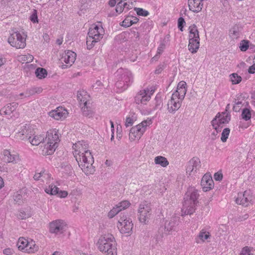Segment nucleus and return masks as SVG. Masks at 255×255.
Instances as JSON below:
<instances>
[{"label": "nucleus", "mask_w": 255, "mask_h": 255, "mask_svg": "<svg viewBox=\"0 0 255 255\" xmlns=\"http://www.w3.org/2000/svg\"><path fill=\"white\" fill-rule=\"evenodd\" d=\"M73 155L79 166L86 174H93L95 171L92 165L94 158L88 149V144L86 141H79L72 146Z\"/></svg>", "instance_id": "1"}, {"label": "nucleus", "mask_w": 255, "mask_h": 255, "mask_svg": "<svg viewBox=\"0 0 255 255\" xmlns=\"http://www.w3.org/2000/svg\"><path fill=\"white\" fill-rule=\"evenodd\" d=\"M199 196L198 191L194 187H190L184 196L182 213L184 215L192 214L195 211V206Z\"/></svg>", "instance_id": "2"}, {"label": "nucleus", "mask_w": 255, "mask_h": 255, "mask_svg": "<svg viewBox=\"0 0 255 255\" xmlns=\"http://www.w3.org/2000/svg\"><path fill=\"white\" fill-rule=\"evenodd\" d=\"M117 81L115 86L119 90L118 92H121L126 90L133 80V77L131 72L127 69L120 68L115 73Z\"/></svg>", "instance_id": "3"}, {"label": "nucleus", "mask_w": 255, "mask_h": 255, "mask_svg": "<svg viewBox=\"0 0 255 255\" xmlns=\"http://www.w3.org/2000/svg\"><path fill=\"white\" fill-rule=\"evenodd\" d=\"M100 252L108 255H115L116 254V242L114 236L110 234L101 237L97 243Z\"/></svg>", "instance_id": "4"}, {"label": "nucleus", "mask_w": 255, "mask_h": 255, "mask_svg": "<svg viewBox=\"0 0 255 255\" xmlns=\"http://www.w3.org/2000/svg\"><path fill=\"white\" fill-rule=\"evenodd\" d=\"M60 141L58 131L56 129H51L47 131L46 137L44 138V142H46L45 148L47 150L48 154H51L58 147Z\"/></svg>", "instance_id": "5"}, {"label": "nucleus", "mask_w": 255, "mask_h": 255, "mask_svg": "<svg viewBox=\"0 0 255 255\" xmlns=\"http://www.w3.org/2000/svg\"><path fill=\"white\" fill-rule=\"evenodd\" d=\"M151 213L150 203L145 201L141 202L139 205L137 212L139 221L141 223L146 224L149 222Z\"/></svg>", "instance_id": "6"}, {"label": "nucleus", "mask_w": 255, "mask_h": 255, "mask_svg": "<svg viewBox=\"0 0 255 255\" xmlns=\"http://www.w3.org/2000/svg\"><path fill=\"white\" fill-rule=\"evenodd\" d=\"M151 124L150 121H144L131 128L129 133V139L131 140H139L145 131L147 126Z\"/></svg>", "instance_id": "7"}, {"label": "nucleus", "mask_w": 255, "mask_h": 255, "mask_svg": "<svg viewBox=\"0 0 255 255\" xmlns=\"http://www.w3.org/2000/svg\"><path fill=\"white\" fill-rule=\"evenodd\" d=\"M231 120L230 112H224L221 114L220 113L216 116L212 121L211 124L213 128L217 132L220 131V128H223V125L227 124Z\"/></svg>", "instance_id": "8"}, {"label": "nucleus", "mask_w": 255, "mask_h": 255, "mask_svg": "<svg viewBox=\"0 0 255 255\" xmlns=\"http://www.w3.org/2000/svg\"><path fill=\"white\" fill-rule=\"evenodd\" d=\"M8 42L17 49L23 48L26 46V37L18 31L12 33L8 38Z\"/></svg>", "instance_id": "9"}, {"label": "nucleus", "mask_w": 255, "mask_h": 255, "mask_svg": "<svg viewBox=\"0 0 255 255\" xmlns=\"http://www.w3.org/2000/svg\"><path fill=\"white\" fill-rule=\"evenodd\" d=\"M67 224L62 220H56L49 224V232L56 235L63 234L66 230Z\"/></svg>", "instance_id": "10"}, {"label": "nucleus", "mask_w": 255, "mask_h": 255, "mask_svg": "<svg viewBox=\"0 0 255 255\" xmlns=\"http://www.w3.org/2000/svg\"><path fill=\"white\" fill-rule=\"evenodd\" d=\"M133 224L130 218L126 215H123L118 221L117 227L122 234L129 233L133 228Z\"/></svg>", "instance_id": "11"}, {"label": "nucleus", "mask_w": 255, "mask_h": 255, "mask_svg": "<svg viewBox=\"0 0 255 255\" xmlns=\"http://www.w3.org/2000/svg\"><path fill=\"white\" fill-rule=\"evenodd\" d=\"M76 54L72 51L68 50L62 55L60 59L63 64L61 66L62 69L70 67L76 60Z\"/></svg>", "instance_id": "12"}, {"label": "nucleus", "mask_w": 255, "mask_h": 255, "mask_svg": "<svg viewBox=\"0 0 255 255\" xmlns=\"http://www.w3.org/2000/svg\"><path fill=\"white\" fill-rule=\"evenodd\" d=\"M201 161L197 157H193L188 162L186 165V173L189 175L195 174L201 167Z\"/></svg>", "instance_id": "13"}, {"label": "nucleus", "mask_w": 255, "mask_h": 255, "mask_svg": "<svg viewBox=\"0 0 255 255\" xmlns=\"http://www.w3.org/2000/svg\"><path fill=\"white\" fill-rule=\"evenodd\" d=\"M252 200V196L250 191H245L238 194L236 199L237 204L248 206Z\"/></svg>", "instance_id": "14"}, {"label": "nucleus", "mask_w": 255, "mask_h": 255, "mask_svg": "<svg viewBox=\"0 0 255 255\" xmlns=\"http://www.w3.org/2000/svg\"><path fill=\"white\" fill-rule=\"evenodd\" d=\"M20 133L22 135H25V136L22 138L23 139L25 138L27 139L28 141L31 143V144L33 145H38L42 142H44V137L43 135H34L33 136H31L29 135V133L28 132V130L27 129H22Z\"/></svg>", "instance_id": "15"}, {"label": "nucleus", "mask_w": 255, "mask_h": 255, "mask_svg": "<svg viewBox=\"0 0 255 255\" xmlns=\"http://www.w3.org/2000/svg\"><path fill=\"white\" fill-rule=\"evenodd\" d=\"M104 30L102 26L93 25L89 28L88 35L95 39L100 41L103 37Z\"/></svg>", "instance_id": "16"}, {"label": "nucleus", "mask_w": 255, "mask_h": 255, "mask_svg": "<svg viewBox=\"0 0 255 255\" xmlns=\"http://www.w3.org/2000/svg\"><path fill=\"white\" fill-rule=\"evenodd\" d=\"M186 85V83L185 81H180L178 84L177 90L172 95L173 97L177 98L183 101L187 92Z\"/></svg>", "instance_id": "17"}, {"label": "nucleus", "mask_w": 255, "mask_h": 255, "mask_svg": "<svg viewBox=\"0 0 255 255\" xmlns=\"http://www.w3.org/2000/svg\"><path fill=\"white\" fill-rule=\"evenodd\" d=\"M182 101L172 95L171 99L167 103V110L170 113H174L181 107Z\"/></svg>", "instance_id": "18"}, {"label": "nucleus", "mask_w": 255, "mask_h": 255, "mask_svg": "<svg viewBox=\"0 0 255 255\" xmlns=\"http://www.w3.org/2000/svg\"><path fill=\"white\" fill-rule=\"evenodd\" d=\"M68 114L67 111L63 107H58L56 110L52 111L49 113L50 117L56 120L64 119Z\"/></svg>", "instance_id": "19"}, {"label": "nucleus", "mask_w": 255, "mask_h": 255, "mask_svg": "<svg viewBox=\"0 0 255 255\" xmlns=\"http://www.w3.org/2000/svg\"><path fill=\"white\" fill-rule=\"evenodd\" d=\"M201 185L204 192H207L212 189L214 183L212 177L209 175H204L202 178Z\"/></svg>", "instance_id": "20"}, {"label": "nucleus", "mask_w": 255, "mask_h": 255, "mask_svg": "<svg viewBox=\"0 0 255 255\" xmlns=\"http://www.w3.org/2000/svg\"><path fill=\"white\" fill-rule=\"evenodd\" d=\"M150 98L149 96L145 93L144 90L139 91L134 98V102L137 104L146 105V103L149 101Z\"/></svg>", "instance_id": "21"}, {"label": "nucleus", "mask_w": 255, "mask_h": 255, "mask_svg": "<svg viewBox=\"0 0 255 255\" xmlns=\"http://www.w3.org/2000/svg\"><path fill=\"white\" fill-rule=\"evenodd\" d=\"M204 0H188V5L190 10L193 12H198L201 10Z\"/></svg>", "instance_id": "22"}, {"label": "nucleus", "mask_w": 255, "mask_h": 255, "mask_svg": "<svg viewBox=\"0 0 255 255\" xmlns=\"http://www.w3.org/2000/svg\"><path fill=\"white\" fill-rule=\"evenodd\" d=\"M2 160L6 163H15L18 160V156L16 154H12L7 149L3 151Z\"/></svg>", "instance_id": "23"}, {"label": "nucleus", "mask_w": 255, "mask_h": 255, "mask_svg": "<svg viewBox=\"0 0 255 255\" xmlns=\"http://www.w3.org/2000/svg\"><path fill=\"white\" fill-rule=\"evenodd\" d=\"M178 218L176 217L171 218L170 220H166L165 223L164 230L167 232L174 230L176 226L178 224Z\"/></svg>", "instance_id": "24"}, {"label": "nucleus", "mask_w": 255, "mask_h": 255, "mask_svg": "<svg viewBox=\"0 0 255 255\" xmlns=\"http://www.w3.org/2000/svg\"><path fill=\"white\" fill-rule=\"evenodd\" d=\"M77 97L81 106L84 105H86V104H91L90 101L89 99L90 97L87 94L86 92H78Z\"/></svg>", "instance_id": "25"}, {"label": "nucleus", "mask_w": 255, "mask_h": 255, "mask_svg": "<svg viewBox=\"0 0 255 255\" xmlns=\"http://www.w3.org/2000/svg\"><path fill=\"white\" fill-rule=\"evenodd\" d=\"M211 235L209 232L204 229L200 231L198 236L195 238V242L197 244H200L204 242L206 240L210 239Z\"/></svg>", "instance_id": "26"}, {"label": "nucleus", "mask_w": 255, "mask_h": 255, "mask_svg": "<svg viewBox=\"0 0 255 255\" xmlns=\"http://www.w3.org/2000/svg\"><path fill=\"white\" fill-rule=\"evenodd\" d=\"M200 46V39H189L188 49L192 53H195Z\"/></svg>", "instance_id": "27"}, {"label": "nucleus", "mask_w": 255, "mask_h": 255, "mask_svg": "<svg viewBox=\"0 0 255 255\" xmlns=\"http://www.w3.org/2000/svg\"><path fill=\"white\" fill-rule=\"evenodd\" d=\"M242 28L238 25H234L233 26L229 31V35L233 39L238 38L241 33Z\"/></svg>", "instance_id": "28"}, {"label": "nucleus", "mask_w": 255, "mask_h": 255, "mask_svg": "<svg viewBox=\"0 0 255 255\" xmlns=\"http://www.w3.org/2000/svg\"><path fill=\"white\" fill-rule=\"evenodd\" d=\"M189 39H200L199 31L197 26L192 24L189 27Z\"/></svg>", "instance_id": "29"}, {"label": "nucleus", "mask_w": 255, "mask_h": 255, "mask_svg": "<svg viewBox=\"0 0 255 255\" xmlns=\"http://www.w3.org/2000/svg\"><path fill=\"white\" fill-rule=\"evenodd\" d=\"M28 241L25 239L24 238L21 237L19 238L17 243V246L18 249L19 251H22L23 252H25L26 246H27V244L28 243Z\"/></svg>", "instance_id": "30"}, {"label": "nucleus", "mask_w": 255, "mask_h": 255, "mask_svg": "<svg viewBox=\"0 0 255 255\" xmlns=\"http://www.w3.org/2000/svg\"><path fill=\"white\" fill-rule=\"evenodd\" d=\"M90 105L86 104L81 106L83 115L89 118L92 117L93 115V111Z\"/></svg>", "instance_id": "31"}, {"label": "nucleus", "mask_w": 255, "mask_h": 255, "mask_svg": "<svg viewBox=\"0 0 255 255\" xmlns=\"http://www.w3.org/2000/svg\"><path fill=\"white\" fill-rule=\"evenodd\" d=\"M38 249V246H37L35 242L31 240L28 242L27 246H26L25 252L28 253H32L37 251Z\"/></svg>", "instance_id": "32"}, {"label": "nucleus", "mask_w": 255, "mask_h": 255, "mask_svg": "<svg viewBox=\"0 0 255 255\" xmlns=\"http://www.w3.org/2000/svg\"><path fill=\"white\" fill-rule=\"evenodd\" d=\"M154 162L156 164H159L163 167H166L169 164V162L167 159L162 156H156L154 158Z\"/></svg>", "instance_id": "33"}, {"label": "nucleus", "mask_w": 255, "mask_h": 255, "mask_svg": "<svg viewBox=\"0 0 255 255\" xmlns=\"http://www.w3.org/2000/svg\"><path fill=\"white\" fill-rule=\"evenodd\" d=\"M136 118L134 114H130L128 115L126 119L125 124V126L127 128L132 126Z\"/></svg>", "instance_id": "34"}, {"label": "nucleus", "mask_w": 255, "mask_h": 255, "mask_svg": "<svg viewBox=\"0 0 255 255\" xmlns=\"http://www.w3.org/2000/svg\"><path fill=\"white\" fill-rule=\"evenodd\" d=\"M58 188L55 185L51 184L48 187L45 188V191L47 194L55 195H57V193H58Z\"/></svg>", "instance_id": "35"}, {"label": "nucleus", "mask_w": 255, "mask_h": 255, "mask_svg": "<svg viewBox=\"0 0 255 255\" xmlns=\"http://www.w3.org/2000/svg\"><path fill=\"white\" fill-rule=\"evenodd\" d=\"M35 73L36 77L39 79L44 78L47 75L46 70L43 68H38Z\"/></svg>", "instance_id": "36"}, {"label": "nucleus", "mask_w": 255, "mask_h": 255, "mask_svg": "<svg viewBox=\"0 0 255 255\" xmlns=\"http://www.w3.org/2000/svg\"><path fill=\"white\" fill-rule=\"evenodd\" d=\"M154 106L151 109L152 110H156L160 109L162 106V99L160 96L157 95L154 99Z\"/></svg>", "instance_id": "37"}, {"label": "nucleus", "mask_w": 255, "mask_h": 255, "mask_svg": "<svg viewBox=\"0 0 255 255\" xmlns=\"http://www.w3.org/2000/svg\"><path fill=\"white\" fill-rule=\"evenodd\" d=\"M230 80L233 84H237L242 80V77L237 73H233L230 75Z\"/></svg>", "instance_id": "38"}, {"label": "nucleus", "mask_w": 255, "mask_h": 255, "mask_svg": "<svg viewBox=\"0 0 255 255\" xmlns=\"http://www.w3.org/2000/svg\"><path fill=\"white\" fill-rule=\"evenodd\" d=\"M98 41H99L97 39H95V38H94L93 37H91L89 35H88L86 41L87 48L88 49H91L95 45V43L98 42Z\"/></svg>", "instance_id": "39"}, {"label": "nucleus", "mask_w": 255, "mask_h": 255, "mask_svg": "<svg viewBox=\"0 0 255 255\" xmlns=\"http://www.w3.org/2000/svg\"><path fill=\"white\" fill-rule=\"evenodd\" d=\"M47 174L45 173L44 171H41L40 172H36L33 176V178L35 180H41L44 181V179L45 178Z\"/></svg>", "instance_id": "40"}, {"label": "nucleus", "mask_w": 255, "mask_h": 255, "mask_svg": "<svg viewBox=\"0 0 255 255\" xmlns=\"http://www.w3.org/2000/svg\"><path fill=\"white\" fill-rule=\"evenodd\" d=\"M130 205V203L128 201L124 200L118 203L116 206L118 207V209H120L121 212L122 210H125Z\"/></svg>", "instance_id": "41"}, {"label": "nucleus", "mask_w": 255, "mask_h": 255, "mask_svg": "<svg viewBox=\"0 0 255 255\" xmlns=\"http://www.w3.org/2000/svg\"><path fill=\"white\" fill-rule=\"evenodd\" d=\"M242 119L245 121L249 120L251 118V113L250 110L247 108L244 109L242 113Z\"/></svg>", "instance_id": "42"}, {"label": "nucleus", "mask_w": 255, "mask_h": 255, "mask_svg": "<svg viewBox=\"0 0 255 255\" xmlns=\"http://www.w3.org/2000/svg\"><path fill=\"white\" fill-rule=\"evenodd\" d=\"M230 132V129L229 128H225L223 129L221 139L222 142H226L227 140V138H228V136L229 135Z\"/></svg>", "instance_id": "43"}, {"label": "nucleus", "mask_w": 255, "mask_h": 255, "mask_svg": "<svg viewBox=\"0 0 255 255\" xmlns=\"http://www.w3.org/2000/svg\"><path fill=\"white\" fill-rule=\"evenodd\" d=\"M164 234L160 231H158L153 238L156 244H160L163 241Z\"/></svg>", "instance_id": "44"}, {"label": "nucleus", "mask_w": 255, "mask_h": 255, "mask_svg": "<svg viewBox=\"0 0 255 255\" xmlns=\"http://www.w3.org/2000/svg\"><path fill=\"white\" fill-rule=\"evenodd\" d=\"M120 212V209H118V207L116 206L109 212L108 216L110 218H112Z\"/></svg>", "instance_id": "45"}, {"label": "nucleus", "mask_w": 255, "mask_h": 255, "mask_svg": "<svg viewBox=\"0 0 255 255\" xmlns=\"http://www.w3.org/2000/svg\"><path fill=\"white\" fill-rule=\"evenodd\" d=\"M249 41L247 40H242L240 43V48L242 51H246L249 48Z\"/></svg>", "instance_id": "46"}, {"label": "nucleus", "mask_w": 255, "mask_h": 255, "mask_svg": "<svg viewBox=\"0 0 255 255\" xmlns=\"http://www.w3.org/2000/svg\"><path fill=\"white\" fill-rule=\"evenodd\" d=\"M134 10L136 12L138 15L146 16L149 14L148 12L145 10L141 8H134Z\"/></svg>", "instance_id": "47"}, {"label": "nucleus", "mask_w": 255, "mask_h": 255, "mask_svg": "<svg viewBox=\"0 0 255 255\" xmlns=\"http://www.w3.org/2000/svg\"><path fill=\"white\" fill-rule=\"evenodd\" d=\"M251 251L252 249L251 248L245 247L242 249L240 255H253Z\"/></svg>", "instance_id": "48"}, {"label": "nucleus", "mask_w": 255, "mask_h": 255, "mask_svg": "<svg viewBox=\"0 0 255 255\" xmlns=\"http://www.w3.org/2000/svg\"><path fill=\"white\" fill-rule=\"evenodd\" d=\"M131 16H127L122 22V25L123 26H124L126 27H129L130 26H131Z\"/></svg>", "instance_id": "49"}, {"label": "nucleus", "mask_w": 255, "mask_h": 255, "mask_svg": "<svg viewBox=\"0 0 255 255\" xmlns=\"http://www.w3.org/2000/svg\"><path fill=\"white\" fill-rule=\"evenodd\" d=\"M243 104L242 101L235 102V103L233 106V111L236 112H239L241 110Z\"/></svg>", "instance_id": "50"}, {"label": "nucleus", "mask_w": 255, "mask_h": 255, "mask_svg": "<svg viewBox=\"0 0 255 255\" xmlns=\"http://www.w3.org/2000/svg\"><path fill=\"white\" fill-rule=\"evenodd\" d=\"M185 24L184 19L182 17H179L178 19V27L181 31L183 30V28Z\"/></svg>", "instance_id": "51"}, {"label": "nucleus", "mask_w": 255, "mask_h": 255, "mask_svg": "<svg viewBox=\"0 0 255 255\" xmlns=\"http://www.w3.org/2000/svg\"><path fill=\"white\" fill-rule=\"evenodd\" d=\"M165 48V45L164 44H161L159 45V46L157 48V54L156 55L153 57V59H157L159 55L162 53Z\"/></svg>", "instance_id": "52"}, {"label": "nucleus", "mask_w": 255, "mask_h": 255, "mask_svg": "<svg viewBox=\"0 0 255 255\" xmlns=\"http://www.w3.org/2000/svg\"><path fill=\"white\" fill-rule=\"evenodd\" d=\"M33 56L31 55L28 54L27 55H23L21 57V60L23 61L26 63H29L32 61Z\"/></svg>", "instance_id": "53"}, {"label": "nucleus", "mask_w": 255, "mask_h": 255, "mask_svg": "<svg viewBox=\"0 0 255 255\" xmlns=\"http://www.w3.org/2000/svg\"><path fill=\"white\" fill-rule=\"evenodd\" d=\"M30 19L33 23H37L38 22L37 11L36 10H34L33 11V13L30 16Z\"/></svg>", "instance_id": "54"}, {"label": "nucleus", "mask_w": 255, "mask_h": 255, "mask_svg": "<svg viewBox=\"0 0 255 255\" xmlns=\"http://www.w3.org/2000/svg\"><path fill=\"white\" fill-rule=\"evenodd\" d=\"M36 89H36V88H32L31 89H29L27 90L25 92V97H29L31 95H34V94L36 93Z\"/></svg>", "instance_id": "55"}, {"label": "nucleus", "mask_w": 255, "mask_h": 255, "mask_svg": "<svg viewBox=\"0 0 255 255\" xmlns=\"http://www.w3.org/2000/svg\"><path fill=\"white\" fill-rule=\"evenodd\" d=\"M14 200L16 203L19 204L21 202V201H22V200H23L22 196L21 194H18V193L16 194L14 196Z\"/></svg>", "instance_id": "56"}, {"label": "nucleus", "mask_w": 255, "mask_h": 255, "mask_svg": "<svg viewBox=\"0 0 255 255\" xmlns=\"http://www.w3.org/2000/svg\"><path fill=\"white\" fill-rule=\"evenodd\" d=\"M124 9V7L123 6V4L121 3V2H118L116 8V12L120 13L123 12Z\"/></svg>", "instance_id": "57"}, {"label": "nucleus", "mask_w": 255, "mask_h": 255, "mask_svg": "<svg viewBox=\"0 0 255 255\" xmlns=\"http://www.w3.org/2000/svg\"><path fill=\"white\" fill-rule=\"evenodd\" d=\"M57 192V195L60 198H65L68 195V192L66 191L59 190L58 189Z\"/></svg>", "instance_id": "58"}, {"label": "nucleus", "mask_w": 255, "mask_h": 255, "mask_svg": "<svg viewBox=\"0 0 255 255\" xmlns=\"http://www.w3.org/2000/svg\"><path fill=\"white\" fill-rule=\"evenodd\" d=\"M214 177L216 181H221L223 179V174L221 173L216 172L214 175Z\"/></svg>", "instance_id": "59"}, {"label": "nucleus", "mask_w": 255, "mask_h": 255, "mask_svg": "<svg viewBox=\"0 0 255 255\" xmlns=\"http://www.w3.org/2000/svg\"><path fill=\"white\" fill-rule=\"evenodd\" d=\"M142 90H144L145 92V93L147 94V95L149 96L150 98H151V96L154 92V89H153V88H146L143 89Z\"/></svg>", "instance_id": "60"}, {"label": "nucleus", "mask_w": 255, "mask_h": 255, "mask_svg": "<svg viewBox=\"0 0 255 255\" xmlns=\"http://www.w3.org/2000/svg\"><path fill=\"white\" fill-rule=\"evenodd\" d=\"M248 72L250 74L255 73V64L250 66L248 69Z\"/></svg>", "instance_id": "61"}, {"label": "nucleus", "mask_w": 255, "mask_h": 255, "mask_svg": "<svg viewBox=\"0 0 255 255\" xmlns=\"http://www.w3.org/2000/svg\"><path fill=\"white\" fill-rule=\"evenodd\" d=\"M16 105V103H13L12 104H10L9 106H7V109H9V111L11 112L15 110L14 106Z\"/></svg>", "instance_id": "62"}, {"label": "nucleus", "mask_w": 255, "mask_h": 255, "mask_svg": "<svg viewBox=\"0 0 255 255\" xmlns=\"http://www.w3.org/2000/svg\"><path fill=\"white\" fill-rule=\"evenodd\" d=\"M65 170L68 171L67 173L69 175H71L72 174V169L70 165H67L65 167Z\"/></svg>", "instance_id": "63"}, {"label": "nucleus", "mask_w": 255, "mask_h": 255, "mask_svg": "<svg viewBox=\"0 0 255 255\" xmlns=\"http://www.w3.org/2000/svg\"><path fill=\"white\" fill-rule=\"evenodd\" d=\"M18 218L20 219H24L26 218V216L24 212H20L19 215H18Z\"/></svg>", "instance_id": "64"}]
</instances>
